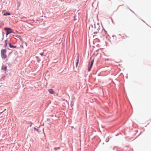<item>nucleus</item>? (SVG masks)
I'll return each mask as SVG.
<instances>
[{
	"label": "nucleus",
	"mask_w": 151,
	"mask_h": 151,
	"mask_svg": "<svg viewBox=\"0 0 151 151\" xmlns=\"http://www.w3.org/2000/svg\"><path fill=\"white\" fill-rule=\"evenodd\" d=\"M6 49H2L1 50V56L2 59H5L7 57L6 55Z\"/></svg>",
	"instance_id": "f257e3e1"
},
{
	"label": "nucleus",
	"mask_w": 151,
	"mask_h": 151,
	"mask_svg": "<svg viewBox=\"0 0 151 151\" xmlns=\"http://www.w3.org/2000/svg\"><path fill=\"white\" fill-rule=\"evenodd\" d=\"M7 66L5 65H2L1 66V69L2 70H4L5 71H7Z\"/></svg>",
	"instance_id": "f03ea898"
},
{
	"label": "nucleus",
	"mask_w": 151,
	"mask_h": 151,
	"mask_svg": "<svg viewBox=\"0 0 151 151\" xmlns=\"http://www.w3.org/2000/svg\"><path fill=\"white\" fill-rule=\"evenodd\" d=\"M4 29L6 31V35H7L9 34V27L5 28H4Z\"/></svg>",
	"instance_id": "7ed1b4c3"
},
{
	"label": "nucleus",
	"mask_w": 151,
	"mask_h": 151,
	"mask_svg": "<svg viewBox=\"0 0 151 151\" xmlns=\"http://www.w3.org/2000/svg\"><path fill=\"white\" fill-rule=\"evenodd\" d=\"M94 62V59H93L92 61L91 62V63L90 65V67H89L88 69V71H89L90 70H91V68L92 66V65H93V63Z\"/></svg>",
	"instance_id": "20e7f679"
},
{
	"label": "nucleus",
	"mask_w": 151,
	"mask_h": 151,
	"mask_svg": "<svg viewBox=\"0 0 151 151\" xmlns=\"http://www.w3.org/2000/svg\"><path fill=\"white\" fill-rule=\"evenodd\" d=\"M48 91L51 94H53L54 93V92L52 89H50L48 90Z\"/></svg>",
	"instance_id": "39448f33"
},
{
	"label": "nucleus",
	"mask_w": 151,
	"mask_h": 151,
	"mask_svg": "<svg viewBox=\"0 0 151 151\" xmlns=\"http://www.w3.org/2000/svg\"><path fill=\"white\" fill-rule=\"evenodd\" d=\"M7 42H8V41H7V39H6L5 41V45H4V47H5L7 46V43H8Z\"/></svg>",
	"instance_id": "423d86ee"
},
{
	"label": "nucleus",
	"mask_w": 151,
	"mask_h": 151,
	"mask_svg": "<svg viewBox=\"0 0 151 151\" xmlns=\"http://www.w3.org/2000/svg\"><path fill=\"white\" fill-rule=\"evenodd\" d=\"M3 15L4 16H6L7 15H9V12H6V13H4L3 14Z\"/></svg>",
	"instance_id": "0eeeda50"
},
{
	"label": "nucleus",
	"mask_w": 151,
	"mask_h": 151,
	"mask_svg": "<svg viewBox=\"0 0 151 151\" xmlns=\"http://www.w3.org/2000/svg\"><path fill=\"white\" fill-rule=\"evenodd\" d=\"M79 59V58H78L77 59V62L76 63V68L77 67L78 64V63Z\"/></svg>",
	"instance_id": "6e6552de"
},
{
	"label": "nucleus",
	"mask_w": 151,
	"mask_h": 151,
	"mask_svg": "<svg viewBox=\"0 0 151 151\" xmlns=\"http://www.w3.org/2000/svg\"><path fill=\"white\" fill-rule=\"evenodd\" d=\"M16 47L15 46L12 45L10 44V47H11V48H12V47L16 48Z\"/></svg>",
	"instance_id": "1a4fd4ad"
},
{
	"label": "nucleus",
	"mask_w": 151,
	"mask_h": 151,
	"mask_svg": "<svg viewBox=\"0 0 151 151\" xmlns=\"http://www.w3.org/2000/svg\"><path fill=\"white\" fill-rule=\"evenodd\" d=\"M13 52H14L15 54V55H17V51L16 50H14L13 51Z\"/></svg>",
	"instance_id": "9d476101"
},
{
	"label": "nucleus",
	"mask_w": 151,
	"mask_h": 151,
	"mask_svg": "<svg viewBox=\"0 0 151 151\" xmlns=\"http://www.w3.org/2000/svg\"><path fill=\"white\" fill-rule=\"evenodd\" d=\"M76 16H74V20H78V17H77V18H76Z\"/></svg>",
	"instance_id": "9b49d317"
},
{
	"label": "nucleus",
	"mask_w": 151,
	"mask_h": 151,
	"mask_svg": "<svg viewBox=\"0 0 151 151\" xmlns=\"http://www.w3.org/2000/svg\"><path fill=\"white\" fill-rule=\"evenodd\" d=\"M60 149V147H58V148H54V149L56 150L57 149Z\"/></svg>",
	"instance_id": "f8f14e48"
},
{
	"label": "nucleus",
	"mask_w": 151,
	"mask_h": 151,
	"mask_svg": "<svg viewBox=\"0 0 151 151\" xmlns=\"http://www.w3.org/2000/svg\"><path fill=\"white\" fill-rule=\"evenodd\" d=\"M40 54L42 55V56L43 55V52H42V53H40Z\"/></svg>",
	"instance_id": "ddd939ff"
},
{
	"label": "nucleus",
	"mask_w": 151,
	"mask_h": 151,
	"mask_svg": "<svg viewBox=\"0 0 151 151\" xmlns=\"http://www.w3.org/2000/svg\"><path fill=\"white\" fill-rule=\"evenodd\" d=\"M10 33H12V29H10Z\"/></svg>",
	"instance_id": "4468645a"
},
{
	"label": "nucleus",
	"mask_w": 151,
	"mask_h": 151,
	"mask_svg": "<svg viewBox=\"0 0 151 151\" xmlns=\"http://www.w3.org/2000/svg\"><path fill=\"white\" fill-rule=\"evenodd\" d=\"M8 44H9V42L8 43Z\"/></svg>",
	"instance_id": "2eb2a0df"
},
{
	"label": "nucleus",
	"mask_w": 151,
	"mask_h": 151,
	"mask_svg": "<svg viewBox=\"0 0 151 151\" xmlns=\"http://www.w3.org/2000/svg\"><path fill=\"white\" fill-rule=\"evenodd\" d=\"M8 60V59H7L6 60V61H7Z\"/></svg>",
	"instance_id": "dca6fc26"
}]
</instances>
